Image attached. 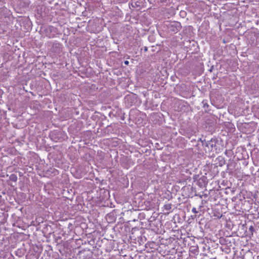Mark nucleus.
<instances>
[{
  "label": "nucleus",
  "instance_id": "f03ea898",
  "mask_svg": "<svg viewBox=\"0 0 259 259\" xmlns=\"http://www.w3.org/2000/svg\"><path fill=\"white\" fill-rule=\"evenodd\" d=\"M192 211L193 213H197L198 212V211L196 210V208H194V207L192 208Z\"/></svg>",
  "mask_w": 259,
  "mask_h": 259
},
{
  "label": "nucleus",
  "instance_id": "f257e3e1",
  "mask_svg": "<svg viewBox=\"0 0 259 259\" xmlns=\"http://www.w3.org/2000/svg\"><path fill=\"white\" fill-rule=\"evenodd\" d=\"M166 26L168 30L170 32L176 33L181 28V23L177 21L168 22Z\"/></svg>",
  "mask_w": 259,
  "mask_h": 259
},
{
  "label": "nucleus",
  "instance_id": "7ed1b4c3",
  "mask_svg": "<svg viewBox=\"0 0 259 259\" xmlns=\"http://www.w3.org/2000/svg\"><path fill=\"white\" fill-rule=\"evenodd\" d=\"M165 207L166 209H169L170 208V205H166Z\"/></svg>",
  "mask_w": 259,
  "mask_h": 259
},
{
  "label": "nucleus",
  "instance_id": "20e7f679",
  "mask_svg": "<svg viewBox=\"0 0 259 259\" xmlns=\"http://www.w3.org/2000/svg\"><path fill=\"white\" fill-rule=\"evenodd\" d=\"M129 63L128 61H124V64H126V65H128Z\"/></svg>",
  "mask_w": 259,
  "mask_h": 259
}]
</instances>
